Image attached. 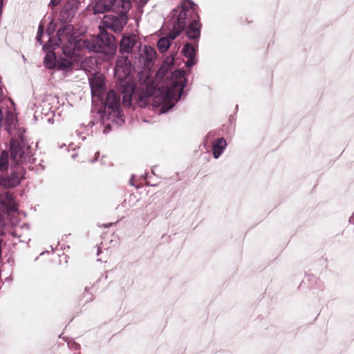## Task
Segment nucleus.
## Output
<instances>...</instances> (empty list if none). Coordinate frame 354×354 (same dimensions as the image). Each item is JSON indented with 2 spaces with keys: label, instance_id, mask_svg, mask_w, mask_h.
Wrapping results in <instances>:
<instances>
[{
  "label": "nucleus",
  "instance_id": "obj_26",
  "mask_svg": "<svg viewBox=\"0 0 354 354\" xmlns=\"http://www.w3.org/2000/svg\"><path fill=\"white\" fill-rule=\"evenodd\" d=\"M59 2H60V0H50L49 6H50L53 8L55 6L58 5Z\"/></svg>",
  "mask_w": 354,
  "mask_h": 354
},
{
  "label": "nucleus",
  "instance_id": "obj_21",
  "mask_svg": "<svg viewBox=\"0 0 354 354\" xmlns=\"http://www.w3.org/2000/svg\"><path fill=\"white\" fill-rule=\"evenodd\" d=\"M198 48V42L195 41L194 45L187 43L183 48L182 53L188 58H194Z\"/></svg>",
  "mask_w": 354,
  "mask_h": 354
},
{
  "label": "nucleus",
  "instance_id": "obj_16",
  "mask_svg": "<svg viewBox=\"0 0 354 354\" xmlns=\"http://www.w3.org/2000/svg\"><path fill=\"white\" fill-rule=\"evenodd\" d=\"M227 147V142L224 138H220L212 142V153L215 159H218L223 153Z\"/></svg>",
  "mask_w": 354,
  "mask_h": 354
},
{
  "label": "nucleus",
  "instance_id": "obj_19",
  "mask_svg": "<svg viewBox=\"0 0 354 354\" xmlns=\"http://www.w3.org/2000/svg\"><path fill=\"white\" fill-rule=\"evenodd\" d=\"M103 85L104 83L101 79L98 77L91 79L90 81V86L92 95L99 96L101 93V90L103 88Z\"/></svg>",
  "mask_w": 354,
  "mask_h": 354
},
{
  "label": "nucleus",
  "instance_id": "obj_32",
  "mask_svg": "<svg viewBox=\"0 0 354 354\" xmlns=\"http://www.w3.org/2000/svg\"><path fill=\"white\" fill-rule=\"evenodd\" d=\"M113 225V223H109L108 224H105L104 225V227L107 228V227H109L110 226H111Z\"/></svg>",
  "mask_w": 354,
  "mask_h": 354
},
{
  "label": "nucleus",
  "instance_id": "obj_35",
  "mask_svg": "<svg viewBox=\"0 0 354 354\" xmlns=\"http://www.w3.org/2000/svg\"><path fill=\"white\" fill-rule=\"evenodd\" d=\"M99 155H100V152H96V153H95V160H97V157L99 156Z\"/></svg>",
  "mask_w": 354,
  "mask_h": 354
},
{
  "label": "nucleus",
  "instance_id": "obj_6",
  "mask_svg": "<svg viewBox=\"0 0 354 354\" xmlns=\"http://www.w3.org/2000/svg\"><path fill=\"white\" fill-rule=\"evenodd\" d=\"M185 14H179L175 19V25L171 24L172 28L171 31L166 37L160 38L157 42V47L161 53L166 52L171 45V41L175 39L182 32L183 27V17Z\"/></svg>",
  "mask_w": 354,
  "mask_h": 354
},
{
  "label": "nucleus",
  "instance_id": "obj_15",
  "mask_svg": "<svg viewBox=\"0 0 354 354\" xmlns=\"http://www.w3.org/2000/svg\"><path fill=\"white\" fill-rule=\"evenodd\" d=\"M77 40L78 39H74V41L63 44L58 42L57 45L62 48L63 53L66 57L72 59L75 51H81V48L77 47Z\"/></svg>",
  "mask_w": 354,
  "mask_h": 354
},
{
  "label": "nucleus",
  "instance_id": "obj_2",
  "mask_svg": "<svg viewBox=\"0 0 354 354\" xmlns=\"http://www.w3.org/2000/svg\"><path fill=\"white\" fill-rule=\"evenodd\" d=\"M180 13H184L185 15V17H183V30H185L187 25L186 30L187 36L190 39H198L201 36V24L194 4L192 1H184L180 6L174 9L170 13L169 21L171 24L175 25V18H177Z\"/></svg>",
  "mask_w": 354,
  "mask_h": 354
},
{
  "label": "nucleus",
  "instance_id": "obj_30",
  "mask_svg": "<svg viewBox=\"0 0 354 354\" xmlns=\"http://www.w3.org/2000/svg\"><path fill=\"white\" fill-rule=\"evenodd\" d=\"M350 223L354 224V214L349 218Z\"/></svg>",
  "mask_w": 354,
  "mask_h": 354
},
{
  "label": "nucleus",
  "instance_id": "obj_37",
  "mask_svg": "<svg viewBox=\"0 0 354 354\" xmlns=\"http://www.w3.org/2000/svg\"><path fill=\"white\" fill-rule=\"evenodd\" d=\"M130 183L131 185H133V183H132V179L130 180Z\"/></svg>",
  "mask_w": 354,
  "mask_h": 354
},
{
  "label": "nucleus",
  "instance_id": "obj_7",
  "mask_svg": "<svg viewBox=\"0 0 354 354\" xmlns=\"http://www.w3.org/2000/svg\"><path fill=\"white\" fill-rule=\"evenodd\" d=\"M117 15H104L103 26L115 32H121L128 21L127 12H115Z\"/></svg>",
  "mask_w": 354,
  "mask_h": 354
},
{
  "label": "nucleus",
  "instance_id": "obj_17",
  "mask_svg": "<svg viewBox=\"0 0 354 354\" xmlns=\"http://www.w3.org/2000/svg\"><path fill=\"white\" fill-rule=\"evenodd\" d=\"M56 68L57 71H61L64 74H66L73 71V70L75 68V65L72 59L61 58L57 61Z\"/></svg>",
  "mask_w": 354,
  "mask_h": 354
},
{
  "label": "nucleus",
  "instance_id": "obj_34",
  "mask_svg": "<svg viewBox=\"0 0 354 354\" xmlns=\"http://www.w3.org/2000/svg\"><path fill=\"white\" fill-rule=\"evenodd\" d=\"M1 243H2V240H0V259L1 258Z\"/></svg>",
  "mask_w": 354,
  "mask_h": 354
},
{
  "label": "nucleus",
  "instance_id": "obj_12",
  "mask_svg": "<svg viewBox=\"0 0 354 354\" xmlns=\"http://www.w3.org/2000/svg\"><path fill=\"white\" fill-rule=\"evenodd\" d=\"M137 43V35L135 34H124L120 41L119 52L122 54H129Z\"/></svg>",
  "mask_w": 354,
  "mask_h": 354
},
{
  "label": "nucleus",
  "instance_id": "obj_4",
  "mask_svg": "<svg viewBox=\"0 0 354 354\" xmlns=\"http://www.w3.org/2000/svg\"><path fill=\"white\" fill-rule=\"evenodd\" d=\"M11 158L16 164L24 162H30L33 156L30 146L26 142L20 132L18 138H12L10 140Z\"/></svg>",
  "mask_w": 354,
  "mask_h": 354
},
{
  "label": "nucleus",
  "instance_id": "obj_5",
  "mask_svg": "<svg viewBox=\"0 0 354 354\" xmlns=\"http://www.w3.org/2000/svg\"><path fill=\"white\" fill-rule=\"evenodd\" d=\"M131 5L123 0H94L93 10L95 14L113 12H128Z\"/></svg>",
  "mask_w": 354,
  "mask_h": 354
},
{
  "label": "nucleus",
  "instance_id": "obj_11",
  "mask_svg": "<svg viewBox=\"0 0 354 354\" xmlns=\"http://www.w3.org/2000/svg\"><path fill=\"white\" fill-rule=\"evenodd\" d=\"M118 86L120 87V84H118ZM120 94L117 93L114 90H110L106 97L105 104L109 107V109L111 110L113 113H115L118 115L120 114V109L121 106V100H120V94L122 93L120 92Z\"/></svg>",
  "mask_w": 354,
  "mask_h": 354
},
{
  "label": "nucleus",
  "instance_id": "obj_33",
  "mask_svg": "<svg viewBox=\"0 0 354 354\" xmlns=\"http://www.w3.org/2000/svg\"><path fill=\"white\" fill-rule=\"evenodd\" d=\"M12 235L15 237H19L15 231L12 232Z\"/></svg>",
  "mask_w": 354,
  "mask_h": 354
},
{
  "label": "nucleus",
  "instance_id": "obj_8",
  "mask_svg": "<svg viewBox=\"0 0 354 354\" xmlns=\"http://www.w3.org/2000/svg\"><path fill=\"white\" fill-rule=\"evenodd\" d=\"M24 172L21 167H17L12 171L9 176H0V189L16 187L24 178Z\"/></svg>",
  "mask_w": 354,
  "mask_h": 354
},
{
  "label": "nucleus",
  "instance_id": "obj_25",
  "mask_svg": "<svg viewBox=\"0 0 354 354\" xmlns=\"http://www.w3.org/2000/svg\"><path fill=\"white\" fill-rule=\"evenodd\" d=\"M195 64H196V62L194 60V58H189V59L186 62V65L188 67H192Z\"/></svg>",
  "mask_w": 354,
  "mask_h": 354
},
{
  "label": "nucleus",
  "instance_id": "obj_14",
  "mask_svg": "<svg viewBox=\"0 0 354 354\" xmlns=\"http://www.w3.org/2000/svg\"><path fill=\"white\" fill-rule=\"evenodd\" d=\"M57 36L58 42L61 44L72 42L74 41V39H77V37L74 36L73 26L69 24H65L60 28L57 32Z\"/></svg>",
  "mask_w": 354,
  "mask_h": 354
},
{
  "label": "nucleus",
  "instance_id": "obj_38",
  "mask_svg": "<svg viewBox=\"0 0 354 354\" xmlns=\"http://www.w3.org/2000/svg\"><path fill=\"white\" fill-rule=\"evenodd\" d=\"M100 252V250H97V254Z\"/></svg>",
  "mask_w": 354,
  "mask_h": 354
},
{
  "label": "nucleus",
  "instance_id": "obj_22",
  "mask_svg": "<svg viewBox=\"0 0 354 354\" xmlns=\"http://www.w3.org/2000/svg\"><path fill=\"white\" fill-rule=\"evenodd\" d=\"M9 167V154L6 151H1L0 153V172L8 171Z\"/></svg>",
  "mask_w": 354,
  "mask_h": 354
},
{
  "label": "nucleus",
  "instance_id": "obj_29",
  "mask_svg": "<svg viewBox=\"0 0 354 354\" xmlns=\"http://www.w3.org/2000/svg\"><path fill=\"white\" fill-rule=\"evenodd\" d=\"M3 2V0H0V16L2 14Z\"/></svg>",
  "mask_w": 354,
  "mask_h": 354
},
{
  "label": "nucleus",
  "instance_id": "obj_28",
  "mask_svg": "<svg viewBox=\"0 0 354 354\" xmlns=\"http://www.w3.org/2000/svg\"><path fill=\"white\" fill-rule=\"evenodd\" d=\"M110 130H111V127H110L109 124H107V125L105 127L104 129V133H107V132H109Z\"/></svg>",
  "mask_w": 354,
  "mask_h": 354
},
{
  "label": "nucleus",
  "instance_id": "obj_9",
  "mask_svg": "<svg viewBox=\"0 0 354 354\" xmlns=\"http://www.w3.org/2000/svg\"><path fill=\"white\" fill-rule=\"evenodd\" d=\"M156 53L153 48L146 45L142 47L140 44L138 60L143 68H150L156 59Z\"/></svg>",
  "mask_w": 354,
  "mask_h": 354
},
{
  "label": "nucleus",
  "instance_id": "obj_18",
  "mask_svg": "<svg viewBox=\"0 0 354 354\" xmlns=\"http://www.w3.org/2000/svg\"><path fill=\"white\" fill-rule=\"evenodd\" d=\"M97 37L99 39L100 44L102 45V50H104V47L112 46L115 40L113 35L104 30H101Z\"/></svg>",
  "mask_w": 354,
  "mask_h": 354
},
{
  "label": "nucleus",
  "instance_id": "obj_36",
  "mask_svg": "<svg viewBox=\"0 0 354 354\" xmlns=\"http://www.w3.org/2000/svg\"><path fill=\"white\" fill-rule=\"evenodd\" d=\"M75 157H76V153H73V154H72V158H75Z\"/></svg>",
  "mask_w": 354,
  "mask_h": 354
},
{
  "label": "nucleus",
  "instance_id": "obj_1",
  "mask_svg": "<svg viewBox=\"0 0 354 354\" xmlns=\"http://www.w3.org/2000/svg\"><path fill=\"white\" fill-rule=\"evenodd\" d=\"M172 64V59L165 61L158 72V75L167 79L170 77L165 84V87L156 89L153 93V104L160 106V113H165L174 106V101L180 100L187 84L184 71L176 70L169 75L168 69Z\"/></svg>",
  "mask_w": 354,
  "mask_h": 354
},
{
  "label": "nucleus",
  "instance_id": "obj_20",
  "mask_svg": "<svg viewBox=\"0 0 354 354\" xmlns=\"http://www.w3.org/2000/svg\"><path fill=\"white\" fill-rule=\"evenodd\" d=\"M44 64L46 68L50 70L57 67V61L55 54L53 52L50 51L46 53L44 57Z\"/></svg>",
  "mask_w": 354,
  "mask_h": 354
},
{
  "label": "nucleus",
  "instance_id": "obj_10",
  "mask_svg": "<svg viewBox=\"0 0 354 354\" xmlns=\"http://www.w3.org/2000/svg\"><path fill=\"white\" fill-rule=\"evenodd\" d=\"M77 45V48H81V51L84 50L95 53H101L103 51L102 45L100 44L97 37L79 39Z\"/></svg>",
  "mask_w": 354,
  "mask_h": 354
},
{
  "label": "nucleus",
  "instance_id": "obj_13",
  "mask_svg": "<svg viewBox=\"0 0 354 354\" xmlns=\"http://www.w3.org/2000/svg\"><path fill=\"white\" fill-rule=\"evenodd\" d=\"M0 205L8 213L16 212L17 211V204L13 196L8 191L1 192Z\"/></svg>",
  "mask_w": 354,
  "mask_h": 354
},
{
  "label": "nucleus",
  "instance_id": "obj_27",
  "mask_svg": "<svg viewBox=\"0 0 354 354\" xmlns=\"http://www.w3.org/2000/svg\"><path fill=\"white\" fill-rule=\"evenodd\" d=\"M149 0H139V4L141 6H144L148 1Z\"/></svg>",
  "mask_w": 354,
  "mask_h": 354
},
{
  "label": "nucleus",
  "instance_id": "obj_23",
  "mask_svg": "<svg viewBox=\"0 0 354 354\" xmlns=\"http://www.w3.org/2000/svg\"><path fill=\"white\" fill-rule=\"evenodd\" d=\"M64 14L67 15V17H71L75 14V12L70 3L65 5L64 10H62V15Z\"/></svg>",
  "mask_w": 354,
  "mask_h": 354
},
{
  "label": "nucleus",
  "instance_id": "obj_31",
  "mask_svg": "<svg viewBox=\"0 0 354 354\" xmlns=\"http://www.w3.org/2000/svg\"><path fill=\"white\" fill-rule=\"evenodd\" d=\"M213 136H214V133H212V132H209V133H208V134L207 135V136H206L205 139H206V138H209V137H213Z\"/></svg>",
  "mask_w": 354,
  "mask_h": 354
},
{
  "label": "nucleus",
  "instance_id": "obj_24",
  "mask_svg": "<svg viewBox=\"0 0 354 354\" xmlns=\"http://www.w3.org/2000/svg\"><path fill=\"white\" fill-rule=\"evenodd\" d=\"M43 26L42 25H39L38 28L37 35V40L38 42H39L40 44H42V41L41 40V35L43 34Z\"/></svg>",
  "mask_w": 354,
  "mask_h": 354
},
{
  "label": "nucleus",
  "instance_id": "obj_3",
  "mask_svg": "<svg viewBox=\"0 0 354 354\" xmlns=\"http://www.w3.org/2000/svg\"><path fill=\"white\" fill-rule=\"evenodd\" d=\"M132 64L128 56H118L114 68V75L120 84V92L122 93L123 105L129 107L131 105L134 92L133 86L130 84Z\"/></svg>",
  "mask_w": 354,
  "mask_h": 354
}]
</instances>
